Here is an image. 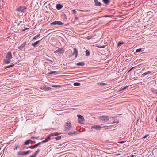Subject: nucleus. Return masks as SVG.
<instances>
[{"label": "nucleus", "mask_w": 157, "mask_h": 157, "mask_svg": "<svg viewBox=\"0 0 157 157\" xmlns=\"http://www.w3.org/2000/svg\"><path fill=\"white\" fill-rule=\"evenodd\" d=\"M27 7L24 6H20L18 8L16 9V10L17 11H18L20 12H25L26 11V9Z\"/></svg>", "instance_id": "f257e3e1"}, {"label": "nucleus", "mask_w": 157, "mask_h": 157, "mask_svg": "<svg viewBox=\"0 0 157 157\" xmlns=\"http://www.w3.org/2000/svg\"><path fill=\"white\" fill-rule=\"evenodd\" d=\"M100 121L104 123L107 122L109 120V117L107 116H101L99 117Z\"/></svg>", "instance_id": "f03ea898"}, {"label": "nucleus", "mask_w": 157, "mask_h": 157, "mask_svg": "<svg viewBox=\"0 0 157 157\" xmlns=\"http://www.w3.org/2000/svg\"><path fill=\"white\" fill-rule=\"evenodd\" d=\"M71 123L69 121L67 122L65 126V129L68 131L71 129Z\"/></svg>", "instance_id": "7ed1b4c3"}, {"label": "nucleus", "mask_w": 157, "mask_h": 157, "mask_svg": "<svg viewBox=\"0 0 157 157\" xmlns=\"http://www.w3.org/2000/svg\"><path fill=\"white\" fill-rule=\"evenodd\" d=\"M30 150H28L26 151H21L18 153V155H20L24 156L27 155L31 152Z\"/></svg>", "instance_id": "20e7f679"}, {"label": "nucleus", "mask_w": 157, "mask_h": 157, "mask_svg": "<svg viewBox=\"0 0 157 157\" xmlns=\"http://www.w3.org/2000/svg\"><path fill=\"white\" fill-rule=\"evenodd\" d=\"M77 117H78V121L79 123L83 124L85 121L83 117L80 115H78Z\"/></svg>", "instance_id": "39448f33"}, {"label": "nucleus", "mask_w": 157, "mask_h": 157, "mask_svg": "<svg viewBox=\"0 0 157 157\" xmlns=\"http://www.w3.org/2000/svg\"><path fill=\"white\" fill-rule=\"evenodd\" d=\"M51 25H62L63 23L60 21H56L50 24Z\"/></svg>", "instance_id": "423d86ee"}, {"label": "nucleus", "mask_w": 157, "mask_h": 157, "mask_svg": "<svg viewBox=\"0 0 157 157\" xmlns=\"http://www.w3.org/2000/svg\"><path fill=\"white\" fill-rule=\"evenodd\" d=\"M42 144V142H39L34 145H31L29 147V148L31 149H34L36 148L38 146Z\"/></svg>", "instance_id": "0eeeda50"}, {"label": "nucleus", "mask_w": 157, "mask_h": 157, "mask_svg": "<svg viewBox=\"0 0 157 157\" xmlns=\"http://www.w3.org/2000/svg\"><path fill=\"white\" fill-rule=\"evenodd\" d=\"M6 58L7 59H11L12 58V53L11 52H9L6 55Z\"/></svg>", "instance_id": "6e6552de"}, {"label": "nucleus", "mask_w": 157, "mask_h": 157, "mask_svg": "<svg viewBox=\"0 0 157 157\" xmlns=\"http://www.w3.org/2000/svg\"><path fill=\"white\" fill-rule=\"evenodd\" d=\"M91 128V129L94 128L96 130H100L102 128V127L99 125H94L92 126Z\"/></svg>", "instance_id": "1a4fd4ad"}, {"label": "nucleus", "mask_w": 157, "mask_h": 157, "mask_svg": "<svg viewBox=\"0 0 157 157\" xmlns=\"http://www.w3.org/2000/svg\"><path fill=\"white\" fill-rule=\"evenodd\" d=\"M42 39L38 41H36L34 42V43H32V45L35 48L36 47H37V44L40 43V42L41 41Z\"/></svg>", "instance_id": "9d476101"}, {"label": "nucleus", "mask_w": 157, "mask_h": 157, "mask_svg": "<svg viewBox=\"0 0 157 157\" xmlns=\"http://www.w3.org/2000/svg\"><path fill=\"white\" fill-rule=\"evenodd\" d=\"M77 53L78 51L76 48H75L74 49V51L73 53H72V55H75V57H76L77 56Z\"/></svg>", "instance_id": "9b49d317"}, {"label": "nucleus", "mask_w": 157, "mask_h": 157, "mask_svg": "<svg viewBox=\"0 0 157 157\" xmlns=\"http://www.w3.org/2000/svg\"><path fill=\"white\" fill-rule=\"evenodd\" d=\"M56 7L57 10H60L63 7V6L61 4H58L56 5Z\"/></svg>", "instance_id": "f8f14e48"}, {"label": "nucleus", "mask_w": 157, "mask_h": 157, "mask_svg": "<svg viewBox=\"0 0 157 157\" xmlns=\"http://www.w3.org/2000/svg\"><path fill=\"white\" fill-rule=\"evenodd\" d=\"M26 43V42L23 43L20 46L18 47V48L20 50H21L24 47H25Z\"/></svg>", "instance_id": "ddd939ff"}, {"label": "nucleus", "mask_w": 157, "mask_h": 157, "mask_svg": "<svg viewBox=\"0 0 157 157\" xmlns=\"http://www.w3.org/2000/svg\"><path fill=\"white\" fill-rule=\"evenodd\" d=\"M58 53L59 54H63L64 52V50L63 48H59L58 49Z\"/></svg>", "instance_id": "4468645a"}, {"label": "nucleus", "mask_w": 157, "mask_h": 157, "mask_svg": "<svg viewBox=\"0 0 157 157\" xmlns=\"http://www.w3.org/2000/svg\"><path fill=\"white\" fill-rule=\"evenodd\" d=\"M42 89L45 91H48L50 90L51 88L49 87H47L46 86H44L42 87Z\"/></svg>", "instance_id": "2eb2a0df"}, {"label": "nucleus", "mask_w": 157, "mask_h": 157, "mask_svg": "<svg viewBox=\"0 0 157 157\" xmlns=\"http://www.w3.org/2000/svg\"><path fill=\"white\" fill-rule=\"evenodd\" d=\"M31 141H32L31 140H30V139L28 140L24 143L23 145H28L30 144V143Z\"/></svg>", "instance_id": "dca6fc26"}, {"label": "nucleus", "mask_w": 157, "mask_h": 157, "mask_svg": "<svg viewBox=\"0 0 157 157\" xmlns=\"http://www.w3.org/2000/svg\"><path fill=\"white\" fill-rule=\"evenodd\" d=\"M85 65V63L83 62H80L77 63L78 66H83Z\"/></svg>", "instance_id": "f3484780"}, {"label": "nucleus", "mask_w": 157, "mask_h": 157, "mask_svg": "<svg viewBox=\"0 0 157 157\" xmlns=\"http://www.w3.org/2000/svg\"><path fill=\"white\" fill-rule=\"evenodd\" d=\"M95 5L97 6H100L101 5V3L98 0L95 2Z\"/></svg>", "instance_id": "a211bd4d"}, {"label": "nucleus", "mask_w": 157, "mask_h": 157, "mask_svg": "<svg viewBox=\"0 0 157 157\" xmlns=\"http://www.w3.org/2000/svg\"><path fill=\"white\" fill-rule=\"evenodd\" d=\"M124 44V42L122 41H119L118 44L117 46L118 47L120 46L121 45Z\"/></svg>", "instance_id": "6ab92c4d"}, {"label": "nucleus", "mask_w": 157, "mask_h": 157, "mask_svg": "<svg viewBox=\"0 0 157 157\" xmlns=\"http://www.w3.org/2000/svg\"><path fill=\"white\" fill-rule=\"evenodd\" d=\"M10 60H11V59L9 60V59H7V60H6V59H5L4 60V62L6 64H8V63H10Z\"/></svg>", "instance_id": "aec40b11"}, {"label": "nucleus", "mask_w": 157, "mask_h": 157, "mask_svg": "<svg viewBox=\"0 0 157 157\" xmlns=\"http://www.w3.org/2000/svg\"><path fill=\"white\" fill-rule=\"evenodd\" d=\"M40 34H38L35 37L33 38L32 40H35L37 38L40 36Z\"/></svg>", "instance_id": "412c9836"}, {"label": "nucleus", "mask_w": 157, "mask_h": 157, "mask_svg": "<svg viewBox=\"0 0 157 157\" xmlns=\"http://www.w3.org/2000/svg\"><path fill=\"white\" fill-rule=\"evenodd\" d=\"M97 84L99 86H105L107 85V84L102 82H99L97 83Z\"/></svg>", "instance_id": "4be33fe9"}, {"label": "nucleus", "mask_w": 157, "mask_h": 157, "mask_svg": "<svg viewBox=\"0 0 157 157\" xmlns=\"http://www.w3.org/2000/svg\"><path fill=\"white\" fill-rule=\"evenodd\" d=\"M14 66V64H12L10 65L6 66L4 67L5 69H6L8 68H9L13 67Z\"/></svg>", "instance_id": "5701e85b"}, {"label": "nucleus", "mask_w": 157, "mask_h": 157, "mask_svg": "<svg viewBox=\"0 0 157 157\" xmlns=\"http://www.w3.org/2000/svg\"><path fill=\"white\" fill-rule=\"evenodd\" d=\"M81 84L78 82H75L74 83V85L75 86H80Z\"/></svg>", "instance_id": "b1692460"}, {"label": "nucleus", "mask_w": 157, "mask_h": 157, "mask_svg": "<svg viewBox=\"0 0 157 157\" xmlns=\"http://www.w3.org/2000/svg\"><path fill=\"white\" fill-rule=\"evenodd\" d=\"M40 150L39 149H38L37 151H36V152L35 153V154L34 155V156L36 157V156L37 155V154L38 153L40 152Z\"/></svg>", "instance_id": "393cba45"}, {"label": "nucleus", "mask_w": 157, "mask_h": 157, "mask_svg": "<svg viewBox=\"0 0 157 157\" xmlns=\"http://www.w3.org/2000/svg\"><path fill=\"white\" fill-rule=\"evenodd\" d=\"M86 56H89L90 55V52L89 50H86Z\"/></svg>", "instance_id": "a878e982"}, {"label": "nucleus", "mask_w": 157, "mask_h": 157, "mask_svg": "<svg viewBox=\"0 0 157 157\" xmlns=\"http://www.w3.org/2000/svg\"><path fill=\"white\" fill-rule=\"evenodd\" d=\"M51 86L53 87L57 88L61 87V86L59 85H52Z\"/></svg>", "instance_id": "bb28decb"}, {"label": "nucleus", "mask_w": 157, "mask_h": 157, "mask_svg": "<svg viewBox=\"0 0 157 157\" xmlns=\"http://www.w3.org/2000/svg\"><path fill=\"white\" fill-rule=\"evenodd\" d=\"M103 2L105 4H107L109 2V0H103Z\"/></svg>", "instance_id": "cd10ccee"}, {"label": "nucleus", "mask_w": 157, "mask_h": 157, "mask_svg": "<svg viewBox=\"0 0 157 157\" xmlns=\"http://www.w3.org/2000/svg\"><path fill=\"white\" fill-rule=\"evenodd\" d=\"M61 139V136H59L55 137V139L56 140H60Z\"/></svg>", "instance_id": "c85d7f7f"}, {"label": "nucleus", "mask_w": 157, "mask_h": 157, "mask_svg": "<svg viewBox=\"0 0 157 157\" xmlns=\"http://www.w3.org/2000/svg\"><path fill=\"white\" fill-rule=\"evenodd\" d=\"M56 73V71H51L48 73L49 74H52Z\"/></svg>", "instance_id": "c756f323"}, {"label": "nucleus", "mask_w": 157, "mask_h": 157, "mask_svg": "<svg viewBox=\"0 0 157 157\" xmlns=\"http://www.w3.org/2000/svg\"><path fill=\"white\" fill-rule=\"evenodd\" d=\"M48 140H47V138H46L45 139V140L42 141L41 142H42V143H46V142H48Z\"/></svg>", "instance_id": "7c9ffc66"}, {"label": "nucleus", "mask_w": 157, "mask_h": 157, "mask_svg": "<svg viewBox=\"0 0 157 157\" xmlns=\"http://www.w3.org/2000/svg\"><path fill=\"white\" fill-rule=\"evenodd\" d=\"M151 91L153 92H155L156 91H157V90L154 89L153 88H151Z\"/></svg>", "instance_id": "2f4dec72"}, {"label": "nucleus", "mask_w": 157, "mask_h": 157, "mask_svg": "<svg viewBox=\"0 0 157 157\" xmlns=\"http://www.w3.org/2000/svg\"><path fill=\"white\" fill-rule=\"evenodd\" d=\"M151 73V72L149 71H148L144 73L143 75H147V74H149Z\"/></svg>", "instance_id": "473e14b6"}, {"label": "nucleus", "mask_w": 157, "mask_h": 157, "mask_svg": "<svg viewBox=\"0 0 157 157\" xmlns=\"http://www.w3.org/2000/svg\"><path fill=\"white\" fill-rule=\"evenodd\" d=\"M128 86H126L123 88H121L119 91H122L125 89H126L127 87Z\"/></svg>", "instance_id": "72a5a7b5"}, {"label": "nucleus", "mask_w": 157, "mask_h": 157, "mask_svg": "<svg viewBox=\"0 0 157 157\" xmlns=\"http://www.w3.org/2000/svg\"><path fill=\"white\" fill-rule=\"evenodd\" d=\"M141 50H142V49L141 48L138 49L136 50V52L137 53V52H141Z\"/></svg>", "instance_id": "f704fd0d"}, {"label": "nucleus", "mask_w": 157, "mask_h": 157, "mask_svg": "<svg viewBox=\"0 0 157 157\" xmlns=\"http://www.w3.org/2000/svg\"><path fill=\"white\" fill-rule=\"evenodd\" d=\"M97 47L100 48H104L105 47V46L104 45L100 46H97Z\"/></svg>", "instance_id": "c9c22d12"}, {"label": "nucleus", "mask_w": 157, "mask_h": 157, "mask_svg": "<svg viewBox=\"0 0 157 157\" xmlns=\"http://www.w3.org/2000/svg\"><path fill=\"white\" fill-rule=\"evenodd\" d=\"M79 132H78V131H75L73 132V133H74V135H77L79 134Z\"/></svg>", "instance_id": "e433bc0d"}, {"label": "nucleus", "mask_w": 157, "mask_h": 157, "mask_svg": "<svg viewBox=\"0 0 157 157\" xmlns=\"http://www.w3.org/2000/svg\"><path fill=\"white\" fill-rule=\"evenodd\" d=\"M93 36H87L86 38H87V39H88V40H90V39H91L93 37Z\"/></svg>", "instance_id": "4c0bfd02"}, {"label": "nucleus", "mask_w": 157, "mask_h": 157, "mask_svg": "<svg viewBox=\"0 0 157 157\" xmlns=\"http://www.w3.org/2000/svg\"><path fill=\"white\" fill-rule=\"evenodd\" d=\"M68 134L69 135H72L73 134H74V133H73V132H68Z\"/></svg>", "instance_id": "58836bf2"}, {"label": "nucleus", "mask_w": 157, "mask_h": 157, "mask_svg": "<svg viewBox=\"0 0 157 157\" xmlns=\"http://www.w3.org/2000/svg\"><path fill=\"white\" fill-rule=\"evenodd\" d=\"M149 135V134H146L143 137V138H147L148 136Z\"/></svg>", "instance_id": "ea45409f"}, {"label": "nucleus", "mask_w": 157, "mask_h": 157, "mask_svg": "<svg viewBox=\"0 0 157 157\" xmlns=\"http://www.w3.org/2000/svg\"><path fill=\"white\" fill-rule=\"evenodd\" d=\"M72 12H73V14H75L77 13V12L74 10H73Z\"/></svg>", "instance_id": "a19ab883"}, {"label": "nucleus", "mask_w": 157, "mask_h": 157, "mask_svg": "<svg viewBox=\"0 0 157 157\" xmlns=\"http://www.w3.org/2000/svg\"><path fill=\"white\" fill-rule=\"evenodd\" d=\"M54 134V136H57L59 135V133L57 132H55Z\"/></svg>", "instance_id": "79ce46f5"}, {"label": "nucleus", "mask_w": 157, "mask_h": 157, "mask_svg": "<svg viewBox=\"0 0 157 157\" xmlns=\"http://www.w3.org/2000/svg\"><path fill=\"white\" fill-rule=\"evenodd\" d=\"M31 138L33 139H37V138L36 137H35V136H32L31 137Z\"/></svg>", "instance_id": "37998d69"}, {"label": "nucleus", "mask_w": 157, "mask_h": 157, "mask_svg": "<svg viewBox=\"0 0 157 157\" xmlns=\"http://www.w3.org/2000/svg\"><path fill=\"white\" fill-rule=\"evenodd\" d=\"M19 146L18 145H17L16 146V147L14 148V150H17V148L19 147Z\"/></svg>", "instance_id": "c03bdc74"}, {"label": "nucleus", "mask_w": 157, "mask_h": 157, "mask_svg": "<svg viewBox=\"0 0 157 157\" xmlns=\"http://www.w3.org/2000/svg\"><path fill=\"white\" fill-rule=\"evenodd\" d=\"M54 135V134L53 133H51V134L50 135H49V136H50V137H51V136H53Z\"/></svg>", "instance_id": "a18cd8bd"}, {"label": "nucleus", "mask_w": 157, "mask_h": 157, "mask_svg": "<svg viewBox=\"0 0 157 157\" xmlns=\"http://www.w3.org/2000/svg\"><path fill=\"white\" fill-rule=\"evenodd\" d=\"M29 29V28H26L25 29H24L23 30V31H25V30H28Z\"/></svg>", "instance_id": "49530a36"}, {"label": "nucleus", "mask_w": 157, "mask_h": 157, "mask_svg": "<svg viewBox=\"0 0 157 157\" xmlns=\"http://www.w3.org/2000/svg\"><path fill=\"white\" fill-rule=\"evenodd\" d=\"M135 67H132V68H131L130 70H129V71L128 72L130 71L131 70H132Z\"/></svg>", "instance_id": "de8ad7c7"}, {"label": "nucleus", "mask_w": 157, "mask_h": 157, "mask_svg": "<svg viewBox=\"0 0 157 157\" xmlns=\"http://www.w3.org/2000/svg\"><path fill=\"white\" fill-rule=\"evenodd\" d=\"M78 18L77 17H75V20H78Z\"/></svg>", "instance_id": "09e8293b"}, {"label": "nucleus", "mask_w": 157, "mask_h": 157, "mask_svg": "<svg viewBox=\"0 0 157 157\" xmlns=\"http://www.w3.org/2000/svg\"><path fill=\"white\" fill-rule=\"evenodd\" d=\"M58 50L57 49V50H56L55 51H54V52L55 53V52H56V53L58 52Z\"/></svg>", "instance_id": "8fccbe9b"}, {"label": "nucleus", "mask_w": 157, "mask_h": 157, "mask_svg": "<svg viewBox=\"0 0 157 157\" xmlns=\"http://www.w3.org/2000/svg\"><path fill=\"white\" fill-rule=\"evenodd\" d=\"M47 138V140L48 139H50V136H48V137Z\"/></svg>", "instance_id": "3c124183"}, {"label": "nucleus", "mask_w": 157, "mask_h": 157, "mask_svg": "<svg viewBox=\"0 0 157 157\" xmlns=\"http://www.w3.org/2000/svg\"><path fill=\"white\" fill-rule=\"evenodd\" d=\"M29 157H35V156H34V155H31Z\"/></svg>", "instance_id": "603ef678"}, {"label": "nucleus", "mask_w": 157, "mask_h": 157, "mask_svg": "<svg viewBox=\"0 0 157 157\" xmlns=\"http://www.w3.org/2000/svg\"><path fill=\"white\" fill-rule=\"evenodd\" d=\"M33 141H32H32H31L30 143H31V144H33Z\"/></svg>", "instance_id": "864d4df0"}, {"label": "nucleus", "mask_w": 157, "mask_h": 157, "mask_svg": "<svg viewBox=\"0 0 157 157\" xmlns=\"http://www.w3.org/2000/svg\"><path fill=\"white\" fill-rule=\"evenodd\" d=\"M124 143L123 141H121V142H120V143Z\"/></svg>", "instance_id": "5fc2aeb1"}, {"label": "nucleus", "mask_w": 157, "mask_h": 157, "mask_svg": "<svg viewBox=\"0 0 157 157\" xmlns=\"http://www.w3.org/2000/svg\"><path fill=\"white\" fill-rule=\"evenodd\" d=\"M155 92L156 94H157V90Z\"/></svg>", "instance_id": "6e6d98bb"}, {"label": "nucleus", "mask_w": 157, "mask_h": 157, "mask_svg": "<svg viewBox=\"0 0 157 157\" xmlns=\"http://www.w3.org/2000/svg\"><path fill=\"white\" fill-rule=\"evenodd\" d=\"M156 121L157 122V117H156Z\"/></svg>", "instance_id": "4d7b16f0"}, {"label": "nucleus", "mask_w": 157, "mask_h": 157, "mask_svg": "<svg viewBox=\"0 0 157 157\" xmlns=\"http://www.w3.org/2000/svg\"><path fill=\"white\" fill-rule=\"evenodd\" d=\"M134 156V155H132L130 157H133Z\"/></svg>", "instance_id": "13d9d810"}, {"label": "nucleus", "mask_w": 157, "mask_h": 157, "mask_svg": "<svg viewBox=\"0 0 157 157\" xmlns=\"http://www.w3.org/2000/svg\"><path fill=\"white\" fill-rule=\"evenodd\" d=\"M94 2H96V1H97L98 0H94Z\"/></svg>", "instance_id": "bf43d9fd"}, {"label": "nucleus", "mask_w": 157, "mask_h": 157, "mask_svg": "<svg viewBox=\"0 0 157 157\" xmlns=\"http://www.w3.org/2000/svg\"><path fill=\"white\" fill-rule=\"evenodd\" d=\"M22 147L23 148H25V147H24L23 146H21V147Z\"/></svg>", "instance_id": "052dcab7"}, {"label": "nucleus", "mask_w": 157, "mask_h": 157, "mask_svg": "<svg viewBox=\"0 0 157 157\" xmlns=\"http://www.w3.org/2000/svg\"><path fill=\"white\" fill-rule=\"evenodd\" d=\"M29 147H27L26 148V149H28V148H29Z\"/></svg>", "instance_id": "680f3d73"}, {"label": "nucleus", "mask_w": 157, "mask_h": 157, "mask_svg": "<svg viewBox=\"0 0 157 157\" xmlns=\"http://www.w3.org/2000/svg\"><path fill=\"white\" fill-rule=\"evenodd\" d=\"M33 142L34 143H36V142L35 141H33Z\"/></svg>", "instance_id": "e2e57ef3"}, {"label": "nucleus", "mask_w": 157, "mask_h": 157, "mask_svg": "<svg viewBox=\"0 0 157 157\" xmlns=\"http://www.w3.org/2000/svg\"><path fill=\"white\" fill-rule=\"evenodd\" d=\"M64 15H65V17H66V15L65 14H64Z\"/></svg>", "instance_id": "0e129e2a"}]
</instances>
